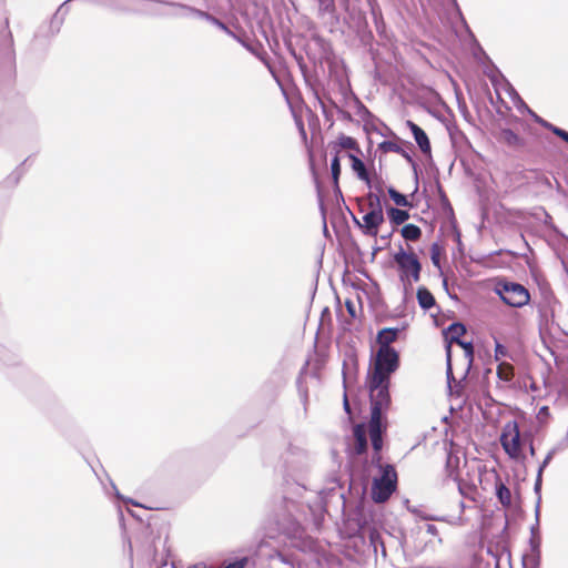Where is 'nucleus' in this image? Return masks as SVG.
<instances>
[{
  "mask_svg": "<svg viewBox=\"0 0 568 568\" xmlns=\"http://www.w3.org/2000/svg\"><path fill=\"white\" fill-rule=\"evenodd\" d=\"M398 366L399 356L395 348H378L368 376H373L377 384L389 382L390 375Z\"/></svg>",
  "mask_w": 568,
  "mask_h": 568,
  "instance_id": "obj_1",
  "label": "nucleus"
},
{
  "mask_svg": "<svg viewBox=\"0 0 568 568\" xmlns=\"http://www.w3.org/2000/svg\"><path fill=\"white\" fill-rule=\"evenodd\" d=\"M382 471L372 484V498L375 503H385L397 486V474L392 465H377Z\"/></svg>",
  "mask_w": 568,
  "mask_h": 568,
  "instance_id": "obj_2",
  "label": "nucleus"
},
{
  "mask_svg": "<svg viewBox=\"0 0 568 568\" xmlns=\"http://www.w3.org/2000/svg\"><path fill=\"white\" fill-rule=\"evenodd\" d=\"M394 261L398 267L399 278L405 286L420 280L422 264L414 253L399 247V251L394 254Z\"/></svg>",
  "mask_w": 568,
  "mask_h": 568,
  "instance_id": "obj_3",
  "label": "nucleus"
},
{
  "mask_svg": "<svg viewBox=\"0 0 568 568\" xmlns=\"http://www.w3.org/2000/svg\"><path fill=\"white\" fill-rule=\"evenodd\" d=\"M389 383L390 381L377 384L373 376H368L371 418L383 419L390 405Z\"/></svg>",
  "mask_w": 568,
  "mask_h": 568,
  "instance_id": "obj_4",
  "label": "nucleus"
},
{
  "mask_svg": "<svg viewBox=\"0 0 568 568\" xmlns=\"http://www.w3.org/2000/svg\"><path fill=\"white\" fill-rule=\"evenodd\" d=\"M496 293L511 307H523L529 303L530 295L519 283L505 282L496 287Z\"/></svg>",
  "mask_w": 568,
  "mask_h": 568,
  "instance_id": "obj_5",
  "label": "nucleus"
},
{
  "mask_svg": "<svg viewBox=\"0 0 568 568\" xmlns=\"http://www.w3.org/2000/svg\"><path fill=\"white\" fill-rule=\"evenodd\" d=\"M383 430L384 427L382 425V419L371 418L368 423V432L374 449L372 463L375 465H379L382 459L379 452L383 447Z\"/></svg>",
  "mask_w": 568,
  "mask_h": 568,
  "instance_id": "obj_6",
  "label": "nucleus"
},
{
  "mask_svg": "<svg viewBox=\"0 0 568 568\" xmlns=\"http://www.w3.org/2000/svg\"><path fill=\"white\" fill-rule=\"evenodd\" d=\"M284 504V513L280 516L287 520V526L283 527L285 534H296L300 529V518L297 516L298 506L297 504L290 499L288 497L283 498Z\"/></svg>",
  "mask_w": 568,
  "mask_h": 568,
  "instance_id": "obj_7",
  "label": "nucleus"
},
{
  "mask_svg": "<svg viewBox=\"0 0 568 568\" xmlns=\"http://www.w3.org/2000/svg\"><path fill=\"white\" fill-rule=\"evenodd\" d=\"M354 222L363 231L365 235L376 236L378 234V229L381 224L384 223V214L374 211H367L363 215V222L355 217Z\"/></svg>",
  "mask_w": 568,
  "mask_h": 568,
  "instance_id": "obj_8",
  "label": "nucleus"
},
{
  "mask_svg": "<svg viewBox=\"0 0 568 568\" xmlns=\"http://www.w3.org/2000/svg\"><path fill=\"white\" fill-rule=\"evenodd\" d=\"M501 446L510 458L517 459L521 454V438L516 424L513 433L504 432L500 437Z\"/></svg>",
  "mask_w": 568,
  "mask_h": 568,
  "instance_id": "obj_9",
  "label": "nucleus"
},
{
  "mask_svg": "<svg viewBox=\"0 0 568 568\" xmlns=\"http://www.w3.org/2000/svg\"><path fill=\"white\" fill-rule=\"evenodd\" d=\"M169 4L172 7H175L180 10V12L176 13L178 16H184L185 13L193 14L197 18L206 20L207 22H210L213 26L217 27L219 29L223 30L227 34H233V32L229 29V27L224 22H222L221 20H219L217 18L213 17L212 14H210L205 11H202V10L189 7V6H184V4H176V3H169Z\"/></svg>",
  "mask_w": 568,
  "mask_h": 568,
  "instance_id": "obj_10",
  "label": "nucleus"
},
{
  "mask_svg": "<svg viewBox=\"0 0 568 568\" xmlns=\"http://www.w3.org/2000/svg\"><path fill=\"white\" fill-rule=\"evenodd\" d=\"M12 36L9 31V21L6 19L0 32V60L10 62L12 58Z\"/></svg>",
  "mask_w": 568,
  "mask_h": 568,
  "instance_id": "obj_11",
  "label": "nucleus"
},
{
  "mask_svg": "<svg viewBox=\"0 0 568 568\" xmlns=\"http://www.w3.org/2000/svg\"><path fill=\"white\" fill-rule=\"evenodd\" d=\"M329 148L337 155H339L342 150L361 152L357 141L354 138L347 136L345 134L338 135L336 141L329 144Z\"/></svg>",
  "mask_w": 568,
  "mask_h": 568,
  "instance_id": "obj_12",
  "label": "nucleus"
},
{
  "mask_svg": "<svg viewBox=\"0 0 568 568\" xmlns=\"http://www.w3.org/2000/svg\"><path fill=\"white\" fill-rule=\"evenodd\" d=\"M406 124L409 128L410 132L413 133L414 139L417 145L419 146L420 151L423 153H429L430 142L425 131L410 120H408Z\"/></svg>",
  "mask_w": 568,
  "mask_h": 568,
  "instance_id": "obj_13",
  "label": "nucleus"
},
{
  "mask_svg": "<svg viewBox=\"0 0 568 568\" xmlns=\"http://www.w3.org/2000/svg\"><path fill=\"white\" fill-rule=\"evenodd\" d=\"M399 329L398 328H383L378 332L376 342L379 345V348H393L390 344L396 341L398 336Z\"/></svg>",
  "mask_w": 568,
  "mask_h": 568,
  "instance_id": "obj_14",
  "label": "nucleus"
},
{
  "mask_svg": "<svg viewBox=\"0 0 568 568\" xmlns=\"http://www.w3.org/2000/svg\"><path fill=\"white\" fill-rule=\"evenodd\" d=\"M347 156L352 162V169L356 173L357 178L365 183H371V176L364 162L354 153H348Z\"/></svg>",
  "mask_w": 568,
  "mask_h": 568,
  "instance_id": "obj_15",
  "label": "nucleus"
},
{
  "mask_svg": "<svg viewBox=\"0 0 568 568\" xmlns=\"http://www.w3.org/2000/svg\"><path fill=\"white\" fill-rule=\"evenodd\" d=\"M466 333V327L462 323H453L448 326L445 337L447 341L446 347L449 345L452 348L453 343L460 341V337Z\"/></svg>",
  "mask_w": 568,
  "mask_h": 568,
  "instance_id": "obj_16",
  "label": "nucleus"
},
{
  "mask_svg": "<svg viewBox=\"0 0 568 568\" xmlns=\"http://www.w3.org/2000/svg\"><path fill=\"white\" fill-rule=\"evenodd\" d=\"M355 446L354 450L357 455L363 454L367 448L366 430L364 425H356L354 427Z\"/></svg>",
  "mask_w": 568,
  "mask_h": 568,
  "instance_id": "obj_17",
  "label": "nucleus"
},
{
  "mask_svg": "<svg viewBox=\"0 0 568 568\" xmlns=\"http://www.w3.org/2000/svg\"><path fill=\"white\" fill-rule=\"evenodd\" d=\"M499 141L507 144L508 146H513V148H518L521 145L523 141L521 139L519 138L518 134H516L513 130L510 129H503L500 132H499Z\"/></svg>",
  "mask_w": 568,
  "mask_h": 568,
  "instance_id": "obj_18",
  "label": "nucleus"
},
{
  "mask_svg": "<svg viewBox=\"0 0 568 568\" xmlns=\"http://www.w3.org/2000/svg\"><path fill=\"white\" fill-rule=\"evenodd\" d=\"M416 296L418 304L423 310H429L435 305V298L426 287H419Z\"/></svg>",
  "mask_w": 568,
  "mask_h": 568,
  "instance_id": "obj_19",
  "label": "nucleus"
},
{
  "mask_svg": "<svg viewBox=\"0 0 568 568\" xmlns=\"http://www.w3.org/2000/svg\"><path fill=\"white\" fill-rule=\"evenodd\" d=\"M387 215L389 221L395 225H400L409 219V213L397 207H388Z\"/></svg>",
  "mask_w": 568,
  "mask_h": 568,
  "instance_id": "obj_20",
  "label": "nucleus"
},
{
  "mask_svg": "<svg viewBox=\"0 0 568 568\" xmlns=\"http://www.w3.org/2000/svg\"><path fill=\"white\" fill-rule=\"evenodd\" d=\"M456 344L464 349V359L466 362L465 375H467L474 362L473 344L471 342H464L462 339L458 341Z\"/></svg>",
  "mask_w": 568,
  "mask_h": 568,
  "instance_id": "obj_21",
  "label": "nucleus"
},
{
  "mask_svg": "<svg viewBox=\"0 0 568 568\" xmlns=\"http://www.w3.org/2000/svg\"><path fill=\"white\" fill-rule=\"evenodd\" d=\"M496 496L503 506L509 507L511 505V493L501 481L496 484Z\"/></svg>",
  "mask_w": 568,
  "mask_h": 568,
  "instance_id": "obj_22",
  "label": "nucleus"
},
{
  "mask_svg": "<svg viewBox=\"0 0 568 568\" xmlns=\"http://www.w3.org/2000/svg\"><path fill=\"white\" fill-rule=\"evenodd\" d=\"M318 3V17L325 18L326 16L334 17L336 7L334 0H316Z\"/></svg>",
  "mask_w": 568,
  "mask_h": 568,
  "instance_id": "obj_23",
  "label": "nucleus"
},
{
  "mask_svg": "<svg viewBox=\"0 0 568 568\" xmlns=\"http://www.w3.org/2000/svg\"><path fill=\"white\" fill-rule=\"evenodd\" d=\"M400 233L407 241H417L422 235V230L415 224H406L402 227Z\"/></svg>",
  "mask_w": 568,
  "mask_h": 568,
  "instance_id": "obj_24",
  "label": "nucleus"
},
{
  "mask_svg": "<svg viewBox=\"0 0 568 568\" xmlns=\"http://www.w3.org/2000/svg\"><path fill=\"white\" fill-rule=\"evenodd\" d=\"M446 359H447V382H448V386L450 388V390L453 389V386H452V382L455 383V387L459 386L460 383L466 378L467 375H465V373L463 374L460 381H456L454 375H453V369H452V353H450V347L449 345L446 347Z\"/></svg>",
  "mask_w": 568,
  "mask_h": 568,
  "instance_id": "obj_25",
  "label": "nucleus"
},
{
  "mask_svg": "<svg viewBox=\"0 0 568 568\" xmlns=\"http://www.w3.org/2000/svg\"><path fill=\"white\" fill-rule=\"evenodd\" d=\"M368 200V211H374L378 213H383L382 202H381V194L369 192L367 194Z\"/></svg>",
  "mask_w": 568,
  "mask_h": 568,
  "instance_id": "obj_26",
  "label": "nucleus"
},
{
  "mask_svg": "<svg viewBox=\"0 0 568 568\" xmlns=\"http://www.w3.org/2000/svg\"><path fill=\"white\" fill-rule=\"evenodd\" d=\"M388 194L390 199L395 202L398 206H410L409 201L407 200L406 195L399 193L394 187L388 189Z\"/></svg>",
  "mask_w": 568,
  "mask_h": 568,
  "instance_id": "obj_27",
  "label": "nucleus"
},
{
  "mask_svg": "<svg viewBox=\"0 0 568 568\" xmlns=\"http://www.w3.org/2000/svg\"><path fill=\"white\" fill-rule=\"evenodd\" d=\"M497 374L499 378L508 382L513 378V367L507 363H501L498 365Z\"/></svg>",
  "mask_w": 568,
  "mask_h": 568,
  "instance_id": "obj_28",
  "label": "nucleus"
},
{
  "mask_svg": "<svg viewBox=\"0 0 568 568\" xmlns=\"http://www.w3.org/2000/svg\"><path fill=\"white\" fill-rule=\"evenodd\" d=\"M331 171H332V178L335 183L338 182V178L341 174V163H339V155L335 154L331 162Z\"/></svg>",
  "mask_w": 568,
  "mask_h": 568,
  "instance_id": "obj_29",
  "label": "nucleus"
},
{
  "mask_svg": "<svg viewBox=\"0 0 568 568\" xmlns=\"http://www.w3.org/2000/svg\"><path fill=\"white\" fill-rule=\"evenodd\" d=\"M369 189H374L377 194H382L384 191V181L381 176L371 178V183H366Z\"/></svg>",
  "mask_w": 568,
  "mask_h": 568,
  "instance_id": "obj_30",
  "label": "nucleus"
},
{
  "mask_svg": "<svg viewBox=\"0 0 568 568\" xmlns=\"http://www.w3.org/2000/svg\"><path fill=\"white\" fill-rule=\"evenodd\" d=\"M547 129L568 143V132L567 131H565L558 126H555L552 124H547Z\"/></svg>",
  "mask_w": 568,
  "mask_h": 568,
  "instance_id": "obj_31",
  "label": "nucleus"
},
{
  "mask_svg": "<svg viewBox=\"0 0 568 568\" xmlns=\"http://www.w3.org/2000/svg\"><path fill=\"white\" fill-rule=\"evenodd\" d=\"M379 149L383 151V152H395V151H398V144L396 142H393V141H383L382 143H379Z\"/></svg>",
  "mask_w": 568,
  "mask_h": 568,
  "instance_id": "obj_32",
  "label": "nucleus"
},
{
  "mask_svg": "<svg viewBox=\"0 0 568 568\" xmlns=\"http://www.w3.org/2000/svg\"><path fill=\"white\" fill-rule=\"evenodd\" d=\"M508 356V351L507 348L501 345L499 342L496 341V345H495V358L496 361H499L504 357H507Z\"/></svg>",
  "mask_w": 568,
  "mask_h": 568,
  "instance_id": "obj_33",
  "label": "nucleus"
},
{
  "mask_svg": "<svg viewBox=\"0 0 568 568\" xmlns=\"http://www.w3.org/2000/svg\"><path fill=\"white\" fill-rule=\"evenodd\" d=\"M557 453V448H552L548 452L545 459L542 460L541 465L539 466V477L542 475L544 469L548 466L550 460L552 459L554 455Z\"/></svg>",
  "mask_w": 568,
  "mask_h": 568,
  "instance_id": "obj_34",
  "label": "nucleus"
},
{
  "mask_svg": "<svg viewBox=\"0 0 568 568\" xmlns=\"http://www.w3.org/2000/svg\"><path fill=\"white\" fill-rule=\"evenodd\" d=\"M430 260L435 266L439 267V247L436 243H434L430 247Z\"/></svg>",
  "mask_w": 568,
  "mask_h": 568,
  "instance_id": "obj_35",
  "label": "nucleus"
},
{
  "mask_svg": "<svg viewBox=\"0 0 568 568\" xmlns=\"http://www.w3.org/2000/svg\"><path fill=\"white\" fill-rule=\"evenodd\" d=\"M247 564V558H241L239 560H235L234 562H231L224 568H245Z\"/></svg>",
  "mask_w": 568,
  "mask_h": 568,
  "instance_id": "obj_36",
  "label": "nucleus"
},
{
  "mask_svg": "<svg viewBox=\"0 0 568 568\" xmlns=\"http://www.w3.org/2000/svg\"><path fill=\"white\" fill-rule=\"evenodd\" d=\"M459 508H460V515H459L457 518H455L454 520L449 521V523H450V524H453V525H464V523H465V521H464V518H463V516H462V513H463V511H464V509H465V504H464V501H459Z\"/></svg>",
  "mask_w": 568,
  "mask_h": 568,
  "instance_id": "obj_37",
  "label": "nucleus"
},
{
  "mask_svg": "<svg viewBox=\"0 0 568 568\" xmlns=\"http://www.w3.org/2000/svg\"><path fill=\"white\" fill-rule=\"evenodd\" d=\"M426 532L432 535V536H437L438 535V529L435 525L433 524H427L426 525Z\"/></svg>",
  "mask_w": 568,
  "mask_h": 568,
  "instance_id": "obj_38",
  "label": "nucleus"
},
{
  "mask_svg": "<svg viewBox=\"0 0 568 568\" xmlns=\"http://www.w3.org/2000/svg\"><path fill=\"white\" fill-rule=\"evenodd\" d=\"M529 112L534 115L535 120L540 123L541 125H544L546 129H547V124H549L547 121L542 120L541 118H539L538 115H536L535 113H532L530 110Z\"/></svg>",
  "mask_w": 568,
  "mask_h": 568,
  "instance_id": "obj_39",
  "label": "nucleus"
},
{
  "mask_svg": "<svg viewBox=\"0 0 568 568\" xmlns=\"http://www.w3.org/2000/svg\"><path fill=\"white\" fill-rule=\"evenodd\" d=\"M346 307H347L348 313H349L352 316H355V307H354V304H353V303H351V302H346Z\"/></svg>",
  "mask_w": 568,
  "mask_h": 568,
  "instance_id": "obj_40",
  "label": "nucleus"
},
{
  "mask_svg": "<svg viewBox=\"0 0 568 568\" xmlns=\"http://www.w3.org/2000/svg\"><path fill=\"white\" fill-rule=\"evenodd\" d=\"M344 409L349 413V403H348V399H347V396L345 395L344 396Z\"/></svg>",
  "mask_w": 568,
  "mask_h": 568,
  "instance_id": "obj_41",
  "label": "nucleus"
},
{
  "mask_svg": "<svg viewBox=\"0 0 568 568\" xmlns=\"http://www.w3.org/2000/svg\"><path fill=\"white\" fill-rule=\"evenodd\" d=\"M540 485H541V476L539 477V471H538L536 484H535V489H539Z\"/></svg>",
  "mask_w": 568,
  "mask_h": 568,
  "instance_id": "obj_42",
  "label": "nucleus"
},
{
  "mask_svg": "<svg viewBox=\"0 0 568 568\" xmlns=\"http://www.w3.org/2000/svg\"><path fill=\"white\" fill-rule=\"evenodd\" d=\"M402 155H403V156H404L408 162L413 163V159H412V156H410L406 151H404V152L402 153Z\"/></svg>",
  "mask_w": 568,
  "mask_h": 568,
  "instance_id": "obj_43",
  "label": "nucleus"
},
{
  "mask_svg": "<svg viewBox=\"0 0 568 568\" xmlns=\"http://www.w3.org/2000/svg\"><path fill=\"white\" fill-rule=\"evenodd\" d=\"M529 452L531 455H535V448H534L532 442H530Z\"/></svg>",
  "mask_w": 568,
  "mask_h": 568,
  "instance_id": "obj_44",
  "label": "nucleus"
},
{
  "mask_svg": "<svg viewBox=\"0 0 568 568\" xmlns=\"http://www.w3.org/2000/svg\"><path fill=\"white\" fill-rule=\"evenodd\" d=\"M457 487H458V490H459L460 495L465 496V491H464L463 486L460 484H458Z\"/></svg>",
  "mask_w": 568,
  "mask_h": 568,
  "instance_id": "obj_45",
  "label": "nucleus"
},
{
  "mask_svg": "<svg viewBox=\"0 0 568 568\" xmlns=\"http://www.w3.org/2000/svg\"><path fill=\"white\" fill-rule=\"evenodd\" d=\"M404 152L403 148L398 144V151H395L394 153L402 154Z\"/></svg>",
  "mask_w": 568,
  "mask_h": 568,
  "instance_id": "obj_46",
  "label": "nucleus"
},
{
  "mask_svg": "<svg viewBox=\"0 0 568 568\" xmlns=\"http://www.w3.org/2000/svg\"><path fill=\"white\" fill-rule=\"evenodd\" d=\"M449 476L453 477L455 481L457 480V475H455L453 471L449 473Z\"/></svg>",
  "mask_w": 568,
  "mask_h": 568,
  "instance_id": "obj_47",
  "label": "nucleus"
},
{
  "mask_svg": "<svg viewBox=\"0 0 568 568\" xmlns=\"http://www.w3.org/2000/svg\"><path fill=\"white\" fill-rule=\"evenodd\" d=\"M343 375H344V383H346V372L343 371Z\"/></svg>",
  "mask_w": 568,
  "mask_h": 568,
  "instance_id": "obj_48",
  "label": "nucleus"
},
{
  "mask_svg": "<svg viewBox=\"0 0 568 568\" xmlns=\"http://www.w3.org/2000/svg\"><path fill=\"white\" fill-rule=\"evenodd\" d=\"M546 410H547V407H542V408H541V412H542V413H546Z\"/></svg>",
  "mask_w": 568,
  "mask_h": 568,
  "instance_id": "obj_49",
  "label": "nucleus"
},
{
  "mask_svg": "<svg viewBox=\"0 0 568 568\" xmlns=\"http://www.w3.org/2000/svg\"><path fill=\"white\" fill-rule=\"evenodd\" d=\"M546 410H547V407H542V408H541V412H542V413H546Z\"/></svg>",
  "mask_w": 568,
  "mask_h": 568,
  "instance_id": "obj_50",
  "label": "nucleus"
},
{
  "mask_svg": "<svg viewBox=\"0 0 568 568\" xmlns=\"http://www.w3.org/2000/svg\"><path fill=\"white\" fill-rule=\"evenodd\" d=\"M450 463H452V458L449 457L448 462H447L448 466L450 465Z\"/></svg>",
  "mask_w": 568,
  "mask_h": 568,
  "instance_id": "obj_51",
  "label": "nucleus"
}]
</instances>
